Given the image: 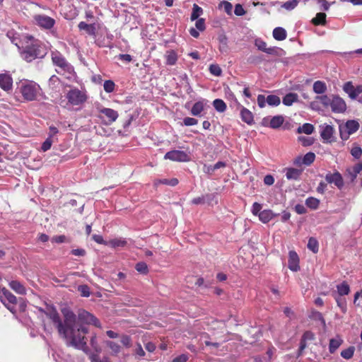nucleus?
Instances as JSON below:
<instances>
[{"label": "nucleus", "mask_w": 362, "mask_h": 362, "mask_svg": "<svg viewBox=\"0 0 362 362\" xmlns=\"http://www.w3.org/2000/svg\"><path fill=\"white\" fill-rule=\"evenodd\" d=\"M334 128L330 125H326L322 132H320V136L325 143H332L334 141Z\"/></svg>", "instance_id": "obj_19"}, {"label": "nucleus", "mask_w": 362, "mask_h": 362, "mask_svg": "<svg viewBox=\"0 0 362 362\" xmlns=\"http://www.w3.org/2000/svg\"><path fill=\"white\" fill-rule=\"evenodd\" d=\"M219 6H223L224 11L228 15L232 14L233 5L226 1H223L219 4Z\"/></svg>", "instance_id": "obj_53"}, {"label": "nucleus", "mask_w": 362, "mask_h": 362, "mask_svg": "<svg viewBox=\"0 0 362 362\" xmlns=\"http://www.w3.org/2000/svg\"><path fill=\"white\" fill-rule=\"evenodd\" d=\"M78 28L80 30H84L87 34L91 36H95L98 29L95 23L88 24L83 21L78 23Z\"/></svg>", "instance_id": "obj_20"}, {"label": "nucleus", "mask_w": 362, "mask_h": 362, "mask_svg": "<svg viewBox=\"0 0 362 362\" xmlns=\"http://www.w3.org/2000/svg\"><path fill=\"white\" fill-rule=\"evenodd\" d=\"M9 286L12 290H13L16 293L21 295H24L26 293L25 287L18 281L13 280L9 283Z\"/></svg>", "instance_id": "obj_23"}, {"label": "nucleus", "mask_w": 362, "mask_h": 362, "mask_svg": "<svg viewBox=\"0 0 362 362\" xmlns=\"http://www.w3.org/2000/svg\"><path fill=\"white\" fill-rule=\"evenodd\" d=\"M315 160V154L313 152L307 153L303 157L298 156L294 160L293 163L296 166H301L304 165L305 166L310 165Z\"/></svg>", "instance_id": "obj_13"}, {"label": "nucleus", "mask_w": 362, "mask_h": 362, "mask_svg": "<svg viewBox=\"0 0 362 362\" xmlns=\"http://www.w3.org/2000/svg\"><path fill=\"white\" fill-rule=\"evenodd\" d=\"M46 54L45 47L38 43L27 46L23 52V58L28 62L37 58H43Z\"/></svg>", "instance_id": "obj_3"}, {"label": "nucleus", "mask_w": 362, "mask_h": 362, "mask_svg": "<svg viewBox=\"0 0 362 362\" xmlns=\"http://www.w3.org/2000/svg\"><path fill=\"white\" fill-rule=\"evenodd\" d=\"M103 88L106 93H112L115 90V83L112 80H107L104 82Z\"/></svg>", "instance_id": "obj_45"}, {"label": "nucleus", "mask_w": 362, "mask_h": 362, "mask_svg": "<svg viewBox=\"0 0 362 362\" xmlns=\"http://www.w3.org/2000/svg\"><path fill=\"white\" fill-rule=\"evenodd\" d=\"M195 26L199 31H204L206 29L205 19L202 18H197L195 23Z\"/></svg>", "instance_id": "obj_54"}, {"label": "nucleus", "mask_w": 362, "mask_h": 362, "mask_svg": "<svg viewBox=\"0 0 362 362\" xmlns=\"http://www.w3.org/2000/svg\"><path fill=\"white\" fill-rule=\"evenodd\" d=\"M314 126L310 123H305L298 129V133H305L306 134H311L314 131Z\"/></svg>", "instance_id": "obj_39"}, {"label": "nucleus", "mask_w": 362, "mask_h": 362, "mask_svg": "<svg viewBox=\"0 0 362 362\" xmlns=\"http://www.w3.org/2000/svg\"><path fill=\"white\" fill-rule=\"evenodd\" d=\"M164 158L176 162H189L191 160L190 156L186 152L180 150H173L167 152Z\"/></svg>", "instance_id": "obj_10"}, {"label": "nucleus", "mask_w": 362, "mask_h": 362, "mask_svg": "<svg viewBox=\"0 0 362 362\" xmlns=\"http://www.w3.org/2000/svg\"><path fill=\"white\" fill-rule=\"evenodd\" d=\"M51 57L53 64L59 67L61 71L68 73L71 71L72 66L59 51L52 52Z\"/></svg>", "instance_id": "obj_7"}, {"label": "nucleus", "mask_w": 362, "mask_h": 362, "mask_svg": "<svg viewBox=\"0 0 362 362\" xmlns=\"http://www.w3.org/2000/svg\"><path fill=\"white\" fill-rule=\"evenodd\" d=\"M18 88L23 99L27 101L39 100V98L42 95L40 85L34 81L22 82Z\"/></svg>", "instance_id": "obj_2"}, {"label": "nucleus", "mask_w": 362, "mask_h": 362, "mask_svg": "<svg viewBox=\"0 0 362 362\" xmlns=\"http://www.w3.org/2000/svg\"><path fill=\"white\" fill-rule=\"evenodd\" d=\"M343 90L351 99L355 100L359 94L362 93V85L355 87L351 81H347L344 84Z\"/></svg>", "instance_id": "obj_11"}, {"label": "nucleus", "mask_w": 362, "mask_h": 362, "mask_svg": "<svg viewBox=\"0 0 362 362\" xmlns=\"http://www.w3.org/2000/svg\"><path fill=\"white\" fill-rule=\"evenodd\" d=\"M78 291L83 297H89L90 295V288L87 285H81L78 287Z\"/></svg>", "instance_id": "obj_51"}, {"label": "nucleus", "mask_w": 362, "mask_h": 362, "mask_svg": "<svg viewBox=\"0 0 362 362\" xmlns=\"http://www.w3.org/2000/svg\"><path fill=\"white\" fill-rule=\"evenodd\" d=\"M298 100V95L294 93H289L283 98V103L286 106L291 105Z\"/></svg>", "instance_id": "obj_33"}, {"label": "nucleus", "mask_w": 362, "mask_h": 362, "mask_svg": "<svg viewBox=\"0 0 362 362\" xmlns=\"http://www.w3.org/2000/svg\"><path fill=\"white\" fill-rule=\"evenodd\" d=\"M127 242L125 239L115 238V239H112L110 241H108L107 244L109 246H110L113 248H116V247H123L127 245Z\"/></svg>", "instance_id": "obj_36"}, {"label": "nucleus", "mask_w": 362, "mask_h": 362, "mask_svg": "<svg viewBox=\"0 0 362 362\" xmlns=\"http://www.w3.org/2000/svg\"><path fill=\"white\" fill-rule=\"evenodd\" d=\"M0 300L9 310L13 313V308L9 307L8 304L16 305L17 303V298L4 287L0 289Z\"/></svg>", "instance_id": "obj_9"}, {"label": "nucleus", "mask_w": 362, "mask_h": 362, "mask_svg": "<svg viewBox=\"0 0 362 362\" xmlns=\"http://www.w3.org/2000/svg\"><path fill=\"white\" fill-rule=\"evenodd\" d=\"M327 90L326 83L322 81H317L313 84V91L317 94H322Z\"/></svg>", "instance_id": "obj_31"}, {"label": "nucleus", "mask_w": 362, "mask_h": 362, "mask_svg": "<svg viewBox=\"0 0 362 362\" xmlns=\"http://www.w3.org/2000/svg\"><path fill=\"white\" fill-rule=\"evenodd\" d=\"M0 87L5 91H8L13 87V78L8 74H0Z\"/></svg>", "instance_id": "obj_18"}, {"label": "nucleus", "mask_w": 362, "mask_h": 362, "mask_svg": "<svg viewBox=\"0 0 362 362\" xmlns=\"http://www.w3.org/2000/svg\"><path fill=\"white\" fill-rule=\"evenodd\" d=\"M209 71L212 75L216 76H220L222 74V70L218 64H211Z\"/></svg>", "instance_id": "obj_50"}, {"label": "nucleus", "mask_w": 362, "mask_h": 362, "mask_svg": "<svg viewBox=\"0 0 362 362\" xmlns=\"http://www.w3.org/2000/svg\"><path fill=\"white\" fill-rule=\"evenodd\" d=\"M325 180L329 184L334 183L339 189H341L344 186L342 176L338 171L334 173H327L325 176Z\"/></svg>", "instance_id": "obj_14"}, {"label": "nucleus", "mask_w": 362, "mask_h": 362, "mask_svg": "<svg viewBox=\"0 0 362 362\" xmlns=\"http://www.w3.org/2000/svg\"><path fill=\"white\" fill-rule=\"evenodd\" d=\"M351 154L355 158L358 159L362 155V148L359 146H353L351 149Z\"/></svg>", "instance_id": "obj_52"}, {"label": "nucleus", "mask_w": 362, "mask_h": 362, "mask_svg": "<svg viewBox=\"0 0 362 362\" xmlns=\"http://www.w3.org/2000/svg\"><path fill=\"white\" fill-rule=\"evenodd\" d=\"M178 180L177 178H172V179H163L159 180L157 182H155V185H157L158 183L167 185L170 186H176L178 184Z\"/></svg>", "instance_id": "obj_47"}, {"label": "nucleus", "mask_w": 362, "mask_h": 362, "mask_svg": "<svg viewBox=\"0 0 362 362\" xmlns=\"http://www.w3.org/2000/svg\"><path fill=\"white\" fill-rule=\"evenodd\" d=\"M273 37L278 41H282L287 37L286 31L281 27L275 28L273 30Z\"/></svg>", "instance_id": "obj_25"}, {"label": "nucleus", "mask_w": 362, "mask_h": 362, "mask_svg": "<svg viewBox=\"0 0 362 362\" xmlns=\"http://www.w3.org/2000/svg\"><path fill=\"white\" fill-rule=\"evenodd\" d=\"M255 45L257 47L259 50H261L267 54L272 55H278V48L277 47H267V45L266 42L263 41L262 39H256L255 41Z\"/></svg>", "instance_id": "obj_16"}, {"label": "nucleus", "mask_w": 362, "mask_h": 362, "mask_svg": "<svg viewBox=\"0 0 362 362\" xmlns=\"http://www.w3.org/2000/svg\"><path fill=\"white\" fill-rule=\"evenodd\" d=\"M339 134L341 139L344 141L347 140L351 134L341 126L339 127Z\"/></svg>", "instance_id": "obj_59"}, {"label": "nucleus", "mask_w": 362, "mask_h": 362, "mask_svg": "<svg viewBox=\"0 0 362 362\" xmlns=\"http://www.w3.org/2000/svg\"><path fill=\"white\" fill-rule=\"evenodd\" d=\"M204 110V103L203 101H198L196 102L192 109H191V114L193 116H200L202 112Z\"/></svg>", "instance_id": "obj_28"}, {"label": "nucleus", "mask_w": 362, "mask_h": 362, "mask_svg": "<svg viewBox=\"0 0 362 362\" xmlns=\"http://www.w3.org/2000/svg\"><path fill=\"white\" fill-rule=\"evenodd\" d=\"M337 305L340 308L341 310L345 313L346 312V302L344 299L339 297L335 298Z\"/></svg>", "instance_id": "obj_55"}, {"label": "nucleus", "mask_w": 362, "mask_h": 362, "mask_svg": "<svg viewBox=\"0 0 362 362\" xmlns=\"http://www.w3.org/2000/svg\"><path fill=\"white\" fill-rule=\"evenodd\" d=\"M320 203V200L313 197H309L305 199V205L312 210L317 209Z\"/></svg>", "instance_id": "obj_32"}, {"label": "nucleus", "mask_w": 362, "mask_h": 362, "mask_svg": "<svg viewBox=\"0 0 362 362\" xmlns=\"http://www.w3.org/2000/svg\"><path fill=\"white\" fill-rule=\"evenodd\" d=\"M188 360V356L186 354H181L177 357H175L173 362H187Z\"/></svg>", "instance_id": "obj_64"}, {"label": "nucleus", "mask_w": 362, "mask_h": 362, "mask_svg": "<svg viewBox=\"0 0 362 362\" xmlns=\"http://www.w3.org/2000/svg\"><path fill=\"white\" fill-rule=\"evenodd\" d=\"M198 120L193 117H187L183 119V124L185 126H194L197 124Z\"/></svg>", "instance_id": "obj_57"}, {"label": "nucleus", "mask_w": 362, "mask_h": 362, "mask_svg": "<svg viewBox=\"0 0 362 362\" xmlns=\"http://www.w3.org/2000/svg\"><path fill=\"white\" fill-rule=\"evenodd\" d=\"M267 103L272 106H277L280 104V98L275 95H269L267 97Z\"/></svg>", "instance_id": "obj_44"}, {"label": "nucleus", "mask_w": 362, "mask_h": 362, "mask_svg": "<svg viewBox=\"0 0 362 362\" xmlns=\"http://www.w3.org/2000/svg\"><path fill=\"white\" fill-rule=\"evenodd\" d=\"M203 13V9L197 4H194L192 8V12L190 16L192 21L197 20Z\"/></svg>", "instance_id": "obj_38"}, {"label": "nucleus", "mask_w": 362, "mask_h": 362, "mask_svg": "<svg viewBox=\"0 0 362 362\" xmlns=\"http://www.w3.org/2000/svg\"><path fill=\"white\" fill-rule=\"evenodd\" d=\"M121 343L126 348H129L132 346V339L129 336L123 334L121 337Z\"/></svg>", "instance_id": "obj_56"}, {"label": "nucleus", "mask_w": 362, "mask_h": 362, "mask_svg": "<svg viewBox=\"0 0 362 362\" xmlns=\"http://www.w3.org/2000/svg\"><path fill=\"white\" fill-rule=\"evenodd\" d=\"M326 14L322 12L317 13L315 18L311 21L312 23L315 25H325L326 23Z\"/></svg>", "instance_id": "obj_30"}, {"label": "nucleus", "mask_w": 362, "mask_h": 362, "mask_svg": "<svg viewBox=\"0 0 362 362\" xmlns=\"http://www.w3.org/2000/svg\"><path fill=\"white\" fill-rule=\"evenodd\" d=\"M274 216L275 215L272 210L267 209L264 210L259 214V218L262 223H267L270 221Z\"/></svg>", "instance_id": "obj_26"}, {"label": "nucleus", "mask_w": 362, "mask_h": 362, "mask_svg": "<svg viewBox=\"0 0 362 362\" xmlns=\"http://www.w3.org/2000/svg\"><path fill=\"white\" fill-rule=\"evenodd\" d=\"M39 310L52 320L59 334L67 341L69 346L81 349L86 354L88 352L86 338L84 337V334L88 332V329L76 322V315L73 311L66 308L63 309L62 322L59 313L53 305H47L45 309L40 308Z\"/></svg>", "instance_id": "obj_1"}, {"label": "nucleus", "mask_w": 362, "mask_h": 362, "mask_svg": "<svg viewBox=\"0 0 362 362\" xmlns=\"http://www.w3.org/2000/svg\"><path fill=\"white\" fill-rule=\"evenodd\" d=\"M68 103L72 106L81 105L86 102L88 96L86 91L77 88L70 89L66 95Z\"/></svg>", "instance_id": "obj_4"}, {"label": "nucleus", "mask_w": 362, "mask_h": 362, "mask_svg": "<svg viewBox=\"0 0 362 362\" xmlns=\"http://www.w3.org/2000/svg\"><path fill=\"white\" fill-rule=\"evenodd\" d=\"M359 123L356 120H348L345 125L343 127H344L345 130H347L349 134H354L358 129H359Z\"/></svg>", "instance_id": "obj_27"}, {"label": "nucleus", "mask_w": 362, "mask_h": 362, "mask_svg": "<svg viewBox=\"0 0 362 362\" xmlns=\"http://www.w3.org/2000/svg\"><path fill=\"white\" fill-rule=\"evenodd\" d=\"M33 18L35 24L45 30L52 29L56 23V21L53 18L44 14L35 15Z\"/></svg>", "instance_id": "obj_8"}, {"label": "nucleus", "mask_w": 362, "mask_h": 362, "mask_svg": "<svg viewBox=\"0 0 362 362\" xmlns=\"http://www.w3.org/2000/svg\"><path fill=\"white\" fill-rule=\"evenodd\" d=\"M97 111L98 112V118H99L105 125L112 124L119 117L118 112L111 108L100 106L97 107Z\"/></svg>", "instance_id": "obj_5"}, {"label": "nucleus", "mask_w": 362, "mask_h": 362, "mask_svg": "<svg viewBox=\"0 0 362 362\" xmlns=\"http://www.w3.org/2000/svg\"><path fill=\"white\" fill-rule=\"evenodd\" d=\"M241 119L247 124H252L254 122L252 113L247 108L242 107L240 110Z\"/></svg>", "instance_id": "obj_24"}, {"label": "nucleus", "mask_w": 362, "mask_h": 362, "mask_svg": "<svg viewBox=\"0 0 362 362\" xmlns=\"http://www.w3.org/2000/svg\"><path fill=\"white\" fill-rule=\"evenodd\" d=\"M106 344L111 349L112 352L115 354H119L121 351V346L115 341H107L106 342Z\"/></svg>", "instance_id": "obj_46"}, {"label": "nucleus", "mask_w": 362, "mask_h": 362, "mask_svg": "<svg viewBox=\"0 0 362 362\" xmlns=\"http://www.w3.org/2000/svg\"><path fill=\"white\" fill-rule=\"evenodd\" d=\"M76 322L78 323L79 325H82L86 328L87 327L85 326V325H93L96 327H101V324L98 319L91 313L84 310H79L78 313V318L76 317Z\"/></svg>", "instance_id": "obj_6"}, {"label": "nucleus", "mask_w": 362, "mask_h": 362, "mask_svg": "<svg viewBox=\"0 0 362 362\" xmlns=\"http://www.w3.org/2000/svg\"><path fill=\"white\" fill-rule=\"evenodd\" d=\"M135 269L142 274H147L148 273V266L146 263L144 262H139L137 264H136Z\"/></svg>", "instance_id": "obj_43"}, {"label": "nucleus", "mask_w": 362, "mask_h": 362, "mask_svg": "<svg viewBox=\"0 0 362 362\" xmlns=\"http://www.w3.org/2000/svg\"><path fill=\"white\" fill-rule=\"evenodd\" d=\"M308 248L314 253H317L319 249V244L315 238H310L308 243Z\"/></svg>", "instance_id": "obj_41"}, {"label": "nucleus", "mask_w": 362, "mask_h": 362, "mask_svg": "<svg viewBox=\"0 0 362 362\" xmlns=\"http://www.w3.org/2000/svg\"><path fill=\"white\" fill-rule=\"evenodd\" d=\"M284 122V118L281 115L273 117L272 119L264 117L262 119V124L264 126H269L272 129H277L280 127Z\"/></svg>", "instance_id": "obj_15"}, {"label": "nucleus", "mask_w": 362, "mask_h": 362, "mask_svg": "<svg viewBox=\"0 0 362 362\" xmlns=\"http://www.w3.org/2000/svg\"><path fill=\"white\" fill-rule=\"evenodd\" d=\"M234 13L238 16H242L245 15L246 13L245 9L243 8V6L240 4H238L235 6V11Z\"/></svg>", "instance_id": "obj_60"}, {"label": "nucleus", "mask_w": 362, "mask_h": 362, "mask_svg": "<svg viewBox=\"0 0 362 362\" xmlns=\"http://www.w3.org/2000/svg\"><path fill=\"white\" fill-rule=\"evenodd\" d=\"M354 346H349V348L344 349L341 351V356L345 359H350L353 357L354 354Z\"/></svg>", "instance_id": "obj_42"}, {"label": "nucleus", "mask_w": 362, "mask_h": 362, "mask_svg": "<svg viewBox=\"0 0 362 362\" xmlns=\"http://www.w3.org/2000/svg\"><path fill=\"white\" fill-rule=\"evenodd\" d=\"M53 143V141L51 138H47L46 140L42 143L41 149L42 151L45 152L50 149L52 144Z\"/></svg>", "instance_id": "obj_58"}, {"label": "nucleus", "mask_w": 362, "mask_h": 362, "mask_svg": "<svg viewBox=\"0 0 362 362\" xmlns=\"http://www.w3.org/2000/svg\"><path fill=\"white\" fill-rule=\"evenodd\" d=\"M165 59L167 65H175L177 61V55L174 50H169L166 52Z\"/></svg>", "instance_id": "obj_29"}, {"label": "nucleus", "mask_w": 362, "mask_h": 362, "mask_svg": "<svg viewBox=\"0 0 362 362\" xmlns=\"http://www.w3.org/2000/svg\"><path fill=\"white\" fill-rule=\"evenodd\" d=\"M362 171V161L354 165L352 168L346 170L348 177L351 182H354L357 177L358 174Z\"/></svg>", "instance_id": "obj_21"}, {"label": "nucleus", "mask_w": 362, "mask_h": 362, "mask_svg": "<svg viewBox=\"0 0 362 362\" xmlns=\"http://www.w3.org/2000/svg\"><path fill=\"white\" fill-rule=\"evenodd\" d=\"M343 340L340 338L337 339H331L329 340V351L331 354H334L337 349L341 346L342 344Z\"/></svg>", "instance_id": "obj_35"}, {"label": "nucleus", "mask_w": 362, "mask_h": 362, "mask_svg": "<svg viewBox=\"0 0 362 362\" xmlns=\"http://www.w3.org/2000/svg\"><path fill=\"white\" fill-rule=\"evenodd\" d=\"M299 140L301 141L302 145L303 146H308L313 144V139L311 138H307L305 136H300L298 138Z\"/></svg>", "instance_id": "obj_61"}, {"label": "nucleus", "mask_w": 362, "mask_h": 362, "mask_svg": "<svg viewBox=\"0 0 362 362\" xmlns=\"http://www.w3.org/2000/svg\"><path fill=\"white\" fill-rule=\"evenodd\" d=\"M209 339H210V336L206 332H203L200 334V340H204V342L206 346H212L216 348L219 347V343H218V342L212 343L209 341Z\"/></svg>", "instance_id": "obj_40"}, {"label": "nucleus", "mask_w": 362, "mask_h": 362, "mask_svg": "<svg viewBox=\"0 0 362 362\" xmlns=\"http://www.w3.org/2000/svg\"><path fill=\"white\" fill-rule=\"evenodd\" d=\"M213 105L215 110L219 112H223L226 110V104L221 99H215L213 101Z\"/></svg>", "instance_id": "obj_37"}, {"label": "nucleus", "mask_w": 362, "mask_h": 362, "mask_svg": "<svg viewBox=\"0 0 362 362\" xmlns=\"http://www.w3.org/2000/svg\"><path fill=\"white\" fill-rule=\"evenodd\" d=\"M288 267L293 272H297L300 269L299 257L298 254L293 250L290 251L288 253Z\"/></svg>", "instance_id": "obj_17"}, {"label": "nucleus", "mask_w": 362, "mask_h": 362, "mask_svg": "<svg viewBox=\"0 0 362 362\" xmlns=\"http://www.w3.org/2000/svg\"><path fill=\"white\" fill-rule=\"evenodd\" d=\"M261 209H262V205L257 202H255L252 204V213L255 216H257V215L259 216V214L261 212Z\"/></svg>", "instance_id": "obj_62"}, {"label": "nucleus", "mask_w": 362, "mask_h": 362, "mask_svg": "<svg viewBox=\"0 0 362 362\" xmlns=\"http://www.w3.org/2000/svg\"><path fill=\"white\" fill-rule=\"evenodd\" d=\"M330 106L332 112L337 113L344 112L346 110L345 101L339 95H333Z\"/></svg>", "instance_id": "obj_12"}, {"label": "nucleus", "mask_w": 362, "mask_h": 362, "mask_svg": "<svg viewBox=\"0 0 362 362\" xmlns=\"http://www.w3.org/2000/svg\"><path fill=\"white\" fill-rule=\"evenodd\" d=\"M338 294L341 296L348 295L350 292L349 285L346 281H343L341 284L337 285Z\"/></svg>", "instance_id": "obj_34"}, {"label": "nucleus", "mask_w": 362, "mask_h": 362, "mask_svg": "<svg viewBox=\"0 0 362 362\" xmlns=\"http://www.w3.org/2000/svg\"><path fill=\"white\" fill-rule=\"evenodd\" d=\"M302 173V169L288 168L286 169V177L288 180H298Z\"/></svg>", "instance_id": "obj_22"}, {"label": "nucleus", "mask_w": 362, "mask_h": 362, "mask_svg": "<svg viewBox=\"0 0 362 362\" xmlns=\"http://www.w3.org/2000/svg\"><path fill=\"white\" fill-rule=\"evenodd\" d=\"M302 339H303L305 341H312L315 339V334L310 331H306L303 334Z\"/></svg>", "instance_id": "obj_63"}, {"label": "nucleus", "mask_w": 362, "mask_h": 362, "mask_svg": "<svg viewBox=\"0 0 362 362\" xmlns=\"http://www.w3.org/2000/svg\"><path fill=\"white\" fill-rule=\"evenodd\" d=\"M316 100L322 104L325 107L331 105L332 100L327 95L317 96Z\"/></svg>", "instance_id": "obj_48"}, {"label": "nucleus", "mask_w": 362, "mask_h": 362, "mask_svg": "<svg viewBox=\"0 0 362 362\" xmlns=\"http://www.w3.org/2000/svg\"><path fill=\"white\" fill-rule=\"evenodd\" d=\"M298 4V0H290L287 1L285 3L283 4L281 6L283 8H284L286 10L291 11L295 8Z\"/></svg>", "instance_id": "obj_49"}]
</instances>
